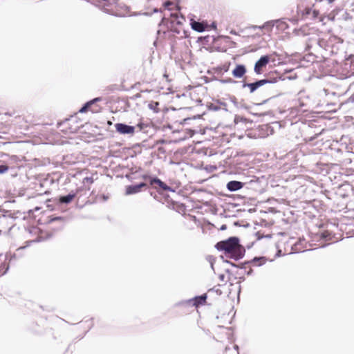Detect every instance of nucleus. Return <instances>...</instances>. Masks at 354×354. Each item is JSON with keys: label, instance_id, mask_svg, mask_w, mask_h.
<instances>
[{"label": "nucleus", "instance_id": "28", "mask_svg": "<svg viewBox=\"0 0 354 354\" xmlns=\"http://www.w3.org/2000/svg\"><path fill=\"white\" fill-rule=\"evenodd\" d=\"M93 183V178L92 177H85L84 179H83V183L84 184H86V183H90V184H92Z\"/></svg>", "mask_w": 354, "mask_h": 354}, {"label": "nucleus", "instance_id": "1", "mask_svg": "<svg viewBox=\"0 0 354 354\" xmlns=\"http://www.w3.org/2000/svg\"><path fill=\"white\" fill-rule=\"evenodd\" d=\"M237 236H230L228 239L218 242L215 247L219 251H223L227 258L238 261L242 259L245 253V248L240 244Z\"/></svg>", "mask_w": 354, "mask_h": 354}, {"label": "nucleus", "instance_id": "24", "mask_svg": "<svg viewBox=\"0 0 354 354\" xmlns=\"http://www.w3.org/2000/svg\"><path fill=\"white\" fill-rule=\"evenodd\" d=\"M8 167L9 166L6 165L4 162L3 164L0 165V174H5L6 171H8Z\"/></svg>", "mask_w": 354, "mask_h": 354}, {"label": "nucleus", "instance_id": "15", "mask_svg": "<svg viewBox=\"0 0 354 354\" xmlns=\"http://www.w3.org/2000/svg\"><path fill=\"white\" fill-rule=\"evenodd\" d=\"M330 43H332L331 40L327 41L324 39H319L317 41L319 46L324 48L326 51L329 50V48L330 47Z\"/></svg>", "mask_w": 354, "mask_h": 354}, {"label": "nucleus", "instance_id": "2", "mask_svg": "<svg viewBox=\"0 0 354 354\" xmlns=\"http://www.w3.org/2000/svg\"><path fill=\"white\" fill-rule=\"evenodd\" d=\"M142 178L145 180H149L150 185L156 189L159 192L161 191L174 192V190L171 187L168 186L158 177H153L149 175H144Z\"/></svg>", "mask_w": 354, "mask_h": 354}, {"label": "nucleus", "instance_id": "5", "mask_svg": "<svg viewBox=\"0 0 354 354\" xmlns=\"http://www.w3.org/2000/svg\"><path fill=\"white\" fill-rule=\"evenodd\" d=\"M115 128L117 132L124 135H133L136 129V127L128 125L124 123H116L115 124Z\"/></svg>", "mask_w": 354, "mask_h": 354}, {"label": "nucleus", "instance_id": "42", "mask_svg": "<svg viewBox=\"0 0 354 354\" xmlns=\"http://www.w3.org/2000/svg\"><path fill=\"white\" fill-rule=\"evenodd\" d=\"M328 3H333L335 0H328Z\"/></svg>", "mask_w": 354, "mask_h": 354}, {"label": "nucleus", "instance_id": "10", "mask_svg": "<svg viewBox=\"0 0 354 354\" xmlns=\"http://www.w3.org/2000/svg\"><path fill=\"white\" fill-rule=\"evenodd\" d=\"M274 26H275V20H271V21H266L262 26H253V28L254 29L265 30L266 32H270Z\"/></svg>", "mask_w": 354, "mask_h": 354}, {"label": "nucleus", "instance_id": "25", "mask_svg": "<svg viewBox=\"0 0 354 354\" xmlns=\"http://www.w3.org/2000/svg\"><path fill=\"white\" fill-rule=\"evenodd\" d=\"M75 121V118H70V119H66L64 121H63L60 124L61 125H64V126H68L70 124V122H73Z\"/></svg>", "mask_w": 354, "mask_h": 354}, {"label": "nucleus", "instance_id": "35", "mask_svg": "<svg viewBox=\"0 0 354 354\" xmlns=\"http://www.w3.org/2000/svg\"><path fill=\"white\" fill-rule=\"evenodd\" d=\"M82 190H83V187H78L75 192H77V194L80 192Z\"/></svg>", "mask_w": 354, "mask_h": 354}, {"label": "nucleus", "instance_id": "18", "mask_svg": "<svg viewBox=\"0 0 354 354\" xmlns=\"http://www.w3.org/2000/svg\"><path fill=\"white\" fill-rule=\"evenodd\" d=\"M242 87L243 88H245V87L249 88L250 92L251 93H254L257 89V85L254 82H252V83L243 82Z\"/></svg>", "mask_w": 354, "mask_h": 354}, {"label": "nucleus", "instance_id": "43", "mask_svg": "<svg viewBox=\"0 0 354 354\" xmlns=\"http://www.w3.org/2000/svg\"><path fill=\"white\" fill-rule=\"evenodd\" d=\"M273 55H275V56H278V54L277 53V52H274Z\"/></svg>", "mask_w": 354, "mask_h": 354}, {"label": "nucleus", "instance_id": "22", "mask_svg": "<svg viewBox=\"0 0 354 354\" xmlns=\"http://www.w3.org/2000/svg\"><path fill=\"white\" fill-rule=\"evenodd\" d=\"M64 218L62 216H51L49 219V223H53L55 221H64Z\"/></svg>", "mask_w": 354, "mask_h": 354}, {"label": "nucleus", "instance_id": "38", "mask_svg": "<svg viewBox=\"0 0 354 354\" xmlns=\"http://www.w3.org/2000/svg\"><path fill=\"white\" fill-rule=\"evenodd\" d=\"M149 109H154V107H153V104L152 103H151V104H149Z\"/></svg>", "mask_w": 354, "mask_h": 354}, {"label": "nucleus", "instance_id": "26", "mask_svg": "<svg viewBox=\"0 0 354 354\" xmlns=\"http://www.w3.org/2000/svg\"><path fill=\"white\" fill-rule=\"evenodd\" d=\"M222 84H227V83H236V82L233 79L229 77L227 79H223L219 80Z\"/></svg>", "mask_w": 354, "mask_h": 354}, {"label": "nucleus", "instance_id": "44", "mask_svg": "<svg viewBox=\"0 0 354 354\" xmlns=\"http://www.w3.org/2000/svg\"><path fill=\"white\" fill-rule=\"evenodd\" d=\"M214 109L216 111V110H218V107L215 106V107L214 108Z\"/></svg>", "mask_w": 354, "mask_h": 354}, {"label": "nucleus", "instance_id": "8", "mask_svg": "<svg viewBox=\"0 0 354 354\" xmlns=\"http://www.w3.org/2000/svg\"><path fill=\"white\" fill-rule=\"evenodd\" d=\"M244 183L241 181L231 180L227 183L226 187L230 192H236L241 189Z\"/></svg>", "mask_w": 354, "mask_h": 354}, {"label": "nucleus", "instance_id": "17", "mask_svg": "<svg viewBox=\"0 0 354 354\" xmlns=\"http://www.w3.org/2000/svg\"><path fill=\"white\" fill-rule=\"evenodd\" d=\"M275 26L277 29L281 30H285L288 28V25L286 22L283 21L282 19H277L275 20Z\"/></svg>", "mask_w": 354, "mask_h": 354}, {"label": "nucleus", "instance_id": "39", "mask_svg": "<svg viewBox=\"0 0 354 354\" xmlns=\"http://www.w3.org/2000/svg\"><path fill=\"white\" fill-rule=\"evenodd\" d=\"M212 28H216V23H215V22H213V23L212 24Z\"/></svg>", "mask_w": 354, "mask_h": 354}, {"label": "nucleus", "instance_id": "34", "mask_svg": "<svg viewBox=\"0 0 354 354\" xmlns=\"http://www.w3.org/2000/svg\"><path fill=\"white\" fill-rule=\"evenodd\" d=\"M218 278L221 281H223L225 280V276L224 274H221Z\"/></svg>", "mask_w": 354, "mask_h": 354}, {"label": "nucleus", "instance_id": "6", "mask_svg": "<svg viewBox=\"0 0 354 354\" xmlns=\"http://www.w3.org/2000/svg\"><path fill=\"white\" fill-rule=\"evenodd\" d=\"M147 187V184L144 182H141L138 184H134L129 185L126 187V194L131 195L139 193L141 192L142 188H145Z\"/></svg>", "mask_w": 354, "mask_h": 354}, {"label": "nucleus", "instance_id": "40", "mask_svg": "<svg viewBox=\"0 0 354 354\" xmlns=\"http://www.w3.org/2000/svg\"><path fill=\"white\" fill-rule=\"evenodd\" d=\"M91 111L93 112H97L98 111V109H91Z\"/></svg>", "mask_w": 354, "mask_h": 354}, {"label": "nucleus", "instance_id": "37", "mask_svg": "<svg viewBox=\"0 0 354 354\" xmlns=\"http://www.w3.org/2000/svg\"><path fill=\"white\" fill-rule=\"evenodd\" d=\"M226 228H227L226 225H221V227H220V230H226Z\"/></svg>", "mask_w": 354, "mask_h": 354}, {"label": "nucleus", "instance_id": "19", "mask_svg": "<svg viewBox=\"0 0 354 354\" xmlns=\"http://www.w3.org/2000/svg\"><path fill=\"white\" fill-rule=\"evenodd\" d=\"M136 127L139 129V131H142L144 133H147L148 130L147 129L149 128L150 127H149V124H146V123H143V122H140V123H138L137 124Z\"/></svg>", "mask_w": 354, "mask_h": 354}, {"label": "nucleus", "instance_id": "13", "mask_svg": "<svg viewBox=\"0 0 354 354\" xmlns=\"http://www.w3.org/2000/svg\"><path fill=\"white\" fill-rule=\"evenodd\" d=\"M267 261V258L266 257H255L252 259L250 261H247L246 263H250L253 266H261L264 265Z\"/></svg>", "mask_w": 354, "mask_h": 354}, {"label": "nucleus", "instance_id": "45", "mask_svg": "<svg viewBox=\"0 0 354 354\" xmlns=\"http://www.w3.org/2000/svg\"><path fill=\"white\" fill-rule=\"evenodd\" d=\"M353 57H354V55H350L349 57L350 59H352Z\"/></svg>", "mask_w": 354, "mask_h": 354}, {"label": "nucleus", "instance_id": "36", "mask_svg": "<svg viewBox=\"0 0 354 354\" xmlns=\"http://www.w3.org/2000/svg\"><path fill=\"white\" fill-rule=\"evenodd\" d=\"M218 70H219L220 71H221V70H223V68H218ZM228 70V68L227 67H223V71L225 72L227 71Z\"/></svg>", "mask_w": 354, "mask_h": 354}, {"label": "nucleus", "instance_id": "30", "mask_svg": "<svg viewBox=\"0 0 354 354\" xmlns=\"http://www.w3.org/2000/svg\"><path fill=\"white\" fill-rule=\"evenodd\" d=\"M1 267H3V268H5V270L3 272H1V275H3L5 274L8 270H9V266L8 265H6L5 263H1Z\"/></svg>", "mask_w": 354, "mask_h": 354}, {"label": "nucleus", "instance_id": "32", "mask_svg": "<svg viewBox=\"0 0 354 354\" xmlns=\"http://www.w3.org/2000/svg\"><path fill=\"white\" fill-rule=\"evenodd\" d=\"M78 128H79V127H78V126H76V127H75L74 128H71V127H70V128H69V131H70L71 133L75 132V131L77 130V129H78Z\"/></svg>", "mask_w": 354, "mask_h": 354}, {"label": "nucleus", "instance_id": "14", "mask_svg": "<svg viewBox=\"0 0 354 354\" xmlns=\"http://www.w3.org/2000/svg\"><path fill=\"white\" fill-rule=\"evenodd\" d=\"M191 26L194 30H196L198 32H203L206 29L205 24H204L203 23L199 22V21H192L191 22Z\"/></svg>", "mask_w": 354, "mask_h": 354}, {"label": "nucleus", "instance_id": "21", "mask_svg": "<svg viewBox=\"0 0 354 354\" xmlns=\"http://www.w3.org/2000/svg\"><path fill=\"white\" fill-rule=\"evenodd\" d=\"M225 262L227 263H230L232 266L237 267V268H239L241 269L246 268V266L250 264V263H246V261H245L244 263H242L240 265L236 266V264H234L233 263H231V262H230L228 261H225Z\"/></svg>", "mask_w": 354, "mask_h": 354}, {"label": "nucleus", "instance_id": "11", "mask_svg": "<svg viewBox=\"0 0 354 354\" xmlns=\"http://www.w3.org/2000/svg\"><path fill=\"white\" fill-rule=\"evenodd\" d=\"M100 101H102V97H95V98L86 102L82 106V107L79 110V112L80 113H85V112L88 111L93 104H95V103L100 102Z\"/></svg>", "mask_w": 354, "mask_h": 354}, {"label": "nucleus", "instance_id": "4", "mask_svg": "<svg viewBox=\"0 0 354 354\" xmlns=\"http://www.w3.org/2000/svg\"><path fill=\"white\" fill-rule=\"evenodd\" d=\"M4 156L8 157V158L4 160L3 162L6 165L9 166L8 170H13L21 167L20 162H21V159L19 157L16 155L9 156L8 154H4Z\"/></svg>", "mask_w": 354, "mask_h": 354}, {"label": "nucleus", "instance_id": "47", "mask_svg": "<svg viewBox=\"0 0 354 354\" xmlns=\"http://www.w3.org/2000/svg\"><path fill=\"white\" fill-rule=\"evenodd\" d=\"M153 12H158V10L157 9H154Z\"/></svg>", "mask_w": 354, "mask_h": 354}, {"label": "nucleus", "instance_id": "48", "mask_svg": "<svg viewBox=\"0 0 354 354\" xmlns=\"http://www.w3.org/2000/svg\"><path fill=\"white\" fill-rule=\"evenodd\" d=\"M104 200H106V199H107V197H106V196H104Z\"/></svg>", "mask_w": 354, "mask_h": 354}, {"label": "nucleus", "instance_id": "16", "mask_svg": "<svg viewBox=\"0 0 354 354\" xmlns=\"http://www.w3.org/2000/svg\"><path fill=\"white\" fill-rule=\"evenodd\" d=\"M267 80L268 84H275L280 80H283L281 75H268L266 77Z\"/></svg>", "mask_w": 354, "mask_h": 354}, {"label": "nucleus", "instance_id": "12", "mask_svg": "<svg viewBox=\"0 0 354 354\" xmlns=\"http://www.w3.org/2000/svg\"><path fill=\"white\" fill-rule=\"evenodd\" d=\"M77 192H71L65 196H61L59 198V202L62 204H69L75 198Z\"/></svg>", "mask_w": 354, "mask_h": 354}, {"label": "nucleus", "instance_id": "9", "mask_svg": "<svg viewBox=\"0 0 354 354\" xmlns=\"http://www.w3.org/2000/svg\"><path fill=\"white\" fill-rule=\"evenodd\" d=\"M207 297V295L203 294L188 300L187 302L192 303L193 306L198 307V306L203 305L206 302Z\"/></svg>", "mask_w": 354, "mask_h": 354}, {"label": "nucleus", "instance_id": "31", "mask_svg": "<svg viewBox=\"0 0 354 354\" xmlns=\"http://www.w3.org/2000/svg\"><path fill=\"white\" fill-rule=\"evenodd\" d=\"M173 5V2L167 1L164 3V7L168 10H170V6Z\"/></svg>", "mask_w": 354, "mask_h": 354}, {"label": "nucleus", "instance_id": "20", "mask_svg": "<svg viewBox=\"0 0 354 354\" xmlns=\"http://www.w3.org/2000/svg\"><path fill=\"white\" fill-rule=\"evenodd\" d=\"M254 82H255V84L257 85V88H259V87H261V86L268 84L267 80H266V78L257 80Z\"/></svg>", "mask_w": 354, "mask_h": 354}, {"label": "nucleus", "instance_id": "7", "mask_svg": "<svg viewBox=\"0 0 354 354\" xmlns=\"http://www.w3.org/2000/svg\"><path fill=\"white\" fill-rule=\"evenodd\" d=\"M246 67L243 64H237L232 71V75L236 78H241L246 73Z\"/></svg>", "mask_w": 354, "mask_h": 354}, {"label": "nucleus", "instance_id": "41", "mask_svg": "<svg viewBox=\"0 0 354 354\" xmlns=\"http://www.w3.org/2000/svg\"><path fill=\"white\" fill-rule=\"evenodd\" d=\"M103 10H104L105 12L109 13V11H108V10H107V9H106V8L103 9Z\"/></svg>", "mask_w": 354, "mask_h": 354}, {"label": "nucleus", "instance_id": "27", "mask_svg": "<svg viewBox=\"0 0 354 354\" xmlns=\"http://www.w3.org/2000/svg\"><path fill=\"white\" fill-rule=\"evenodd\" d=\"M337 48L335 46H333L332 43H330V47L329 48V50L328 51H329V53L331 55H333L337 53Z\"/></svg>", "mask_w": 354, "mask_h": 354}, {"label": "nucleus", "instance_id": "46", "mask_svg": "<svg viewBox=\"0 0 354 354\" xmlns=\"http://www.w3.org/2000/svg\"><path fill=\"white\" fill-rule=\"evenodd\" d=\"M6 115H10V116L12 115V114L8 113H6Z\"/></svg>", "mask_w": 354, "mask_h": 354}, {"label": "nucleus", "instance_id": "23", "mask_svg": "<svg viewBox=\"0 0 354 354\" xmlns=\"http://www.w3.org/2000/svg\"><path fill=\"white\" fill-rule=\"evenodd\" d=\"M207 261L209 263L211 268L214 270V263L215 262V258L212 256H207L206 258Z\"/></svg>", "mask_w": 354, "mask_h": 354}, {"label": "nucleus", "instance_id": "3", "mask_svg": "<svg viewBox=\"0 0 354 354\" xmlns=\"http://www.w3.org/2000/svg\"><path fill=\"white\" fill-rule=\"evenodd\" d=\"M270 55H266L261 56L255 63L254 66V71L257 75H261L263 73V69L270 62Z\"/></svg>", "mask_w": 354, "mask_h": 354}, {"label": "nucleus", "instance_id": "33", "mask_svg": "<svg viewBox=\"0 0 354 354\" xmlns=\"http://www.w3.org/2000/svg\"><path fill=\"white\" fill-rule=\"evenodd\" d=\"M245 273L248 276H250L253 274V270L250 268L249 270H248Z\"/></svg>", "mask_w": 354, "mask_h": 354}, {"label": "nucleus", "instance_id": "29", "mask_svg": "<svg viewBox=\"0 0 354 354\" xmlns=\"http://www.w3.org/2000/svg\"><path fill=\"white\" fill-rule=\"evenodd\" d=\"M246 120L245 118H243V117H241V116H238V115H236L235 116V118H234V122L235 123H238L239 122H245Z\"/></svg>", "mask_w": 354, "mask_h": 354}, {"label": "nucleus", "instance_id": "49", "mask_svg": "<svg viewBox=\"0 0 354 354\" xmlns=\"http://www.w3.org/2000/svg\"><path fill=\"white\" fill-rule=\"evenodd\" d=\"M240 279H242V280H245L244 277H240Z\"/></svg>", "mask_w": 354, "mask_h": 354}]
</instances>
